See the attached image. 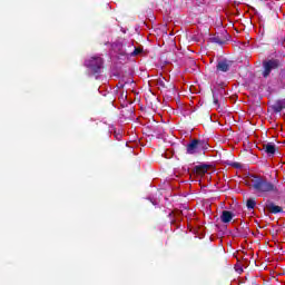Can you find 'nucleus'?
Listing matches in <instances>:
<instances>
[{"label":"nucleus","mask_w":285,"mask_h":285,"mask_svg":"<svg viewBox=\"0 0 285 285\" xmlns=\"http://www.w3.org/2000/svg\"><path fill=\"white\" fill-rule=\"evenodd\" d=\"M268 210H269V213H273L274 215H277V213H282V207H279L275 204H271L268 206Z\"/></svg>","instance_id":"9d476101"},{"label":"nucleus","mask_w":285,"mask_h":285,"mask_svg":"<svg viewBox=\"0 0 285 285\" xmlns=\"http://www.w3.org/2000/svg\"><path fill=\"white\" fill-rule=\"evenodd\" d=\"M208 165H198L194 168V173H196L198 177H204V175L208 173Z\"/></svg>","instance_id":"0eeeda50"},{"label":"nucleus","mask_w":285,"mask_h":285,"mask_svg":"<svg viewBox=\"0 0 285 285\" xmlns=\"http://www.w3.org/2000/svg\"><path fill=\"white\" fill-rule=\"evenodd\" d=\"M263 149L265 150L266 155H268V157H273V155H275L277 150V148L275 147V144L273 142H267L263 145Z\"/></svg>","instance_id":"423d86ee"},{"label":"nucleus","mask_w":285,"mask_h":285,"mask_svg":"<svg viewBox=\"0 0 285 285\" xmlns=\"http://www.w3.org/2000/svg\"><path fill=\"white\" fill-rule=\"evenodd\" d=\"M230 68V65H228V61L222 60L217 65V70L220 72H228V69Z\"/></svg>","instance_id":"6e6552de"},{"label":"nucleus","mask_w":285,"mask_h":285,"mask_svg":"<svg viewBox=\"0 0 285 285\" xmlns=\"http://www.w3.org/2000/svg\"><path fill=\"white\" fill-rule=\"evenodd\" d=\"M151 203L154 204V206L157 205V203H155V202H151Z\"/></svg>","instance_id":"ddd939ff"},{"label":"nucleus","mask_w":285,"mask_h":285,"mask_svg":"<svg viewBox=\"0 0 285 285\" xmlns=\"http://www.w3.org/2000/svg\"><path fill=\"white\" fill-rule=\"evenodd\" d=\"M137 55H141V48L135 47V50L131 52V57H137Z\"/></svg>","instance_id":"f8f14e48"},{"label":"nucleus","mask_w":285,"mask_h":285,"mask_svg":"<svg viewBox=\"0 0 285 285\" xmlns=\"http://www.w3.org/2000/svg\"><path fill=\"white\" fill-rule=\"evenodd\" d=\"M215 104H217V100H214Z\"/></svg>","instance_id":"4468645a"},{"label":"nucleus","mask_w":285,"mask_h":285,"mask_svg":"<svg viewBox=\"0 0 285 285\" xmlns=\"http://www.w3.org/2000/svg\"><path fill=\"white\" fill-rule=\"evenodd\" d=\"M204 150V141L194 139L187 145L188 155H197Z\"/></svg>","instance_id":"7ed1b4c3"},{"label":"nucleus","mask_w":285,"mask_h":285,"mask_svg":"<svg viewBox=\"0 0 285 285\" xmlns=\"http://www.w3.org/2000/svg\"><path fill=\"white\" fill-rule=\"evenodd\" d=\"M85 66L91 69V72H99L104 67V60L101 57H91L85 61Z\"/></svg>","instance_id":"f03ea898"},{"label":"nucleus","mask_w":285,"mask_h":285,"mask_svg":"<svg viewBox=\"0 0 285 285\" xmlns=\"http://www.w3.org/2000/svg\"><path fill=\"white\" fill-rule=\"evenodd\" d=\"M284 107H285V101L284 100H278L274 105V110H275V112H282V110H284Z\"/></svg>","instance_id":"1a4fd4ad"},{"label":"nucleus","mask_w":285,"mask_h":285,"mask_svg":"<svg viewBox=\"0 0 285 285\" xmlns=\"http://www.w3.org/2000/svg\"><path fill=\"white\" fill-rule=\"evenodd\" d=\"M252 188H254L256 195L272 193V190H275V186H273V184L259 177L252 178Z\"/></svg>","instance_id":"f257e3e1"},{"label":"nucleus","mask_w":285,"mask_h":285,"mask_svg":"<svg viewBox=\"0 0 285 285\" xmlns=\"http://www.w3.org/2000/svg\"><path fill=\"white\" fill-rule=\"evenodd\" d=\"M255 206H257V203L254 199H248L247 200V208L253 210V208H255Z\"/></svg>","instance_id":"9b49d317"},{"label":"nucleus","mask_w":285,"mask_h":285,"mask_svg":"<svg viewBox=\"0 0 285 285\" xmlns=\"http://www.w3.org/2000/svg\"><path fill=\"white\" fill-rule=\"evenodd\" d=\"M263 66H264L263 77H268V75H271V70L275 69V67L277 66V61L268 60L264 62Z\"/></svg>","instance_id":"20e7f679"},{"label":"nucleus","mask_w":285,"mask_h":285,"mask_svg":"<svg viewBox=\"0 0 285 285\" xmlns=\"http://www.w3.org/2000/svg\"><path fill=\"white\" fill-rule=\"evenodd\" d=\"M233 217H235V214L228 210H223L220 215V222L223 224H230V222H233Z\"/></svg>","instance_id":"39448f33"}]
</instances>
